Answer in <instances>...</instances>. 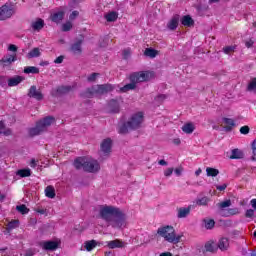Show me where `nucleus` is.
<instances>
[{"label": "nucleus", "instance_id": "f257e3e1", "mask_svg": "<svg viewBox=\"0 0 256 256\" xmlns=\"http://www.w3.org/2000/svg\"><path fill=\"white\" fill-rule=\"evenodd\" d=\"M75 169H83L88 173H99L101 165L99 162L92 158L79 157L74 160Z\"/></svg>", "mask_w": 256, "mask_h": 256}, {"label": "nucleus", "instance_id": "f03ea898", "mask_svg": "<svg viewBox=\"0 0 256 256\" xmlns=\"http://www.w3.org/2000/svg\"><path fill=\"white\" fill-rule=\"evenodd\" d=\"M141 125H143V114L138 112L133 114L126 123L120 125L119 133H129L133 129H139Z\"/></svg>", "mask_w": 256, "mask_h": 256}, {"label": "nucleus", "instance_id": "7ed1b4c3", "mask_svg": "<svg viewBox=\"0 0 256 256\" xmlns=\"http://www.w3.org/2000/svg\"><path fill=\"white\" fill-rule=\"evenodd\" d=\"M157 234L163 237L168 243H179L181 241V235H175V228L172 226H163L158 228Z\"/></svg>", "mask_w": 256, "mask_h": 256}, {"label": "nucleus", "instance_id": "20e7f679", "mask_svg": "<svg viewBox=\"0 0 256 256\" xmlns=\"http://www.w3.org/2000/svg\"><path fill=\"white\" fill-rule=\"evenodd\" d=\"M53 123H55V118H53V117H46V118L40 120L36 124V127L31 128L29 130V134L32 137H35V135H41V133H43V131H47V129L49 127H51V125H53Z\"/></svg>", "mask_w": 256, "mask_h": 256}, {"label": "nucleus", "instance_id": "39448f33", "mask_svg": "<svg viewBox=\"0 0 256 256\" xmlns=\"http://www.w3.org/2000/svg\"><path fill=\"white\" fill-rule=\"evenodd\" d=\"M113 90V85L111 84H104V85H96L89 88L86 93L85 97H93L95 95H105V93H110Z\"/></svg>", "mask_w": 256, "mask_h": 256}, {"label": "nucleus", "instance_id": "423d86ee", "mask_svg": "<svg viewBox=\"0 0 256 256\" xmlns=\"http://www.w3.org/2000/svg\"><path fill=\"white\" fill-rule=\"evenodd\" d=\"M119 208L113 206H101L99 210V215L101 219H104L106 223H111L112 219L119 213Z\"/></svg>", "mask_w": 256, "mask_h": 256}, {"label": "nucleus", "instance_id": "0eeeda50", "mask_svg": "<svg viewBox=\"0 0 256 256\" xmlns=\"http://www.w3.org/2000/svg\"><path fill=\"white\" fill-rule=\"evenodd\" d=\"M155 77V74L151 71H140L130 75V81L133 83H145L151 81Z\"/></svg>", "mask_w": 256, "mask_h": 256}, {"label": "nucleus", "instance_id": "6e6552de", "mask_svg": "<svg viewBox=\"0 0 256 256\" xmlns=\"http://www.w3.org/2000/svg\"><path fill=\"white\" fill-rule=\"evenodd\" d=\"M109 225L113 227V229H125V227H127V216L119 210Z\"/></svg>", "mask_w": 256, "mask_h": 256}, {"label": "nucleus", "instance_id": "1a4fd4ad", "mask_svg": "<svg viewBox=\"0 0 256 256\" xmlns=\"http://www.w3.org/2000/svg\"><path fill=\"white\" fill-rule=\"evenodd\" d=\"M60 245H61V240L40 242V247L44 249V251H57Z\"/></svg>", "mask_w": 256, "mask_h": 256}, {"label": "nucleus", "instance_id": "9d476101", "mask_svg": "<svg viewBox=\"0 0 256 256\" xmlns=\"http://www.w3.org/2000/svg\"><path fill=\"white\" fill-rule=\"evenodd\" d=\"M13 13H15L13 7L7 4L3 5L2 7H0V21L10 19V17H13Z\"/></svg>", "mask_w": 256, "mask_h": 256}, {"label": "nucleus", "instance_id": "9b49d317", "mask_svg": "<svg viewBox=\"0 0 256 256\" xmlns=\"http://www.w3.org/2000/svg\"><path fill=\"white\" fill-rule=\"evenodd\" d=\"M64 18H65V10L63 9L54 11L50 16V19L51 21H53V23H61Z\"/></svg>", "mask_w": 256, "mask_h": 256}, {"label": "nucleus", "instance_id": "f8f14e48", "mask_svg": "<svg viewBox=\"0 0 256 256\" xmlns=\"http://www.w3.org/2000/svg\"><path fill=\"white\" fill-rule=\"evenodd\" d=\"M28 97L36 99V101H42L43 93H41V90L37 89V86H31L28 92Z\"/></svg>", "mask_w": 256, "mask_h": 256}, {"label": "nucleus", "instance_id": "ddd939ff", "mask_svg": "<svg viewBox=\"0 0 256 256\" xmlns=\"http://www.w3.org/2000/svg\"><path fill=\"white\" fill-rule=\"evenodd\" d=\"M15 61H17V53L6 54L1 59V63L4 67H8V65L15 63Z\"/></svg>", "mask_w": 256, "mask_h": 256}, {"label": "nucleus", "instance_id": "4468645a", "mask_svg": "<svg viewBox=\"0 0 256 256\" xmlns=\"http://www.w3.org/2000/svg\"><path fill=\"white\" fill-rule=\"evenodd\" d=\"M113 145V142L110 138L104 139L101 143V152L103 155H109L111 153V147Z\"/></svg>", "mask_w": 256, "mask_h": 256}, {"label": "nucleus", "instance_id": "2eb2a0df", "mask_svg": "<svg viewBox=\"0 0 256 256\" xmlns=\"http://www.w3.org/2000/svg\"><path fill=\"white\" fill-rule=\"evenodd\" d=\"M107 247L109 249H123L127 245V243L123 242L122 240L115 239L112 241L106 242Z\"/></svg>", "mask_w": 256, "mask_h": 256}, {"label": "nucleus", "instance_id": "dca6fc26", "mask_svg": "<svg viewBox=\"0 0 256 256\" xmlns=\"http://www.w3.org/2000/svg\"><path fill=\"white\" fill-rule=\"evenodd\" d=\"M81 45H83V40H78L71 45L70 51L73 53V55H81L83 51Z\"/></svg>", "mask_w": 256, "mask_h": 256}, {"label": "nucleus", "instance_id": "f3484780", "mask_svg": "<svg viewBox=\"0 0 256 256\" xmlns=\"http://www.w3.org/2000/svg\"><path fill=\"white\" fill-rule=\"evenodd\" d=\"M43 27H45V21H43L41 18H38L31 23V28L33 31H41Z\"/></svg>", "mask_w": 256, "mask_h": 256}, {"label": "nucleus", "instance_id": "a211bd4d", "mask_svg": "<svg viewBox=\"0 0 256 256\" xmlns=\"http://www.w3.org/2000/svg\"><path fill=\"white\" fill-rule=\"evenodd\" d=\"M121 99L120 100H115V99H112L108 106H109V109L112 113H119V107L121 105Z\"/></svg>", "mask_w": 256, "mask_h": 256}, {"label": "nucleus", "instance_id": "6ab92c4d", "mask_svg": "<svg viewBox=\"0 0 256 256\" xmlns=\"http://www.w3.org/2000/svg\"><path fill=\"white\" fill-rule=\"evenodd\" d=\"M218 249L220 251H227L229 249V238L222 237L219 239L218 244H217Z\"/></svg>", "mask_w": 256, "mask_h": 256}, {"label": "nucleus", "instance_id": "aec40b11", "mask_svg": "<svg viewBox=\"0 0 256 256\" xmlns=\"http://www.w3.org/2000/svg\"><path fill=\"white\" fill-rule=\"evenodd\" d=\"M22 81H25L23 76H14L8 79V87H17L19 83H22Z\"/></svg>", "mask_w": 256, "mask_h": 256}, {"label": "nucleus", "instance_id": "412c9836", "mask_svg": "<svg viewBox=\"0 0 256 256\" xmlns=\"http://www.w3.org/2000/svg\"><path fill=\"white\" fill-rule=\"evenodd\" d=\"M95 247H97V241L95 240H88L85 241L83 246H82V250L83 251H92L95 249Z\"/></svg>", "mask_w": 256, "mask_h": 256}, {"label": "nucleus", "instance_id": "4be33fe9", "mask_svg": "<svg viewBox=\"0 0 256 256\" xmlns=\"http://www.w3.org/2000/svg\"><path fill=\"white\" fill-rule=\"evenodd\" d=\"M204 247L205 251H208L209 253H215L218 249L217 244L213 240H209L208 242H206Z\"/></svg>", "mask_w": 256, "mask_h": 256}, {"label": "nucleus", "instance_id": "5701e85b", "mask_svg": "<svg viewBox=\"0 0 256 256\" xmlns=\"http://www.w3.org/2000/svg\"><path fill=\"white\" fill-rule=\"evenodd\" d=\"M182 131L183 133H186V135H191V133L195 131V124H193L192 122L185 123L182 126Z\"/></svg>", "mask_w": 256, "mask_h": 256}, {"label": "nucleus", "instance_id": "b1692460", "mask_svg": "<svg viewBox=\"0 0 256 256\" xmlns=\"http://www.w3.org/2000/svg\"><path fill=\"white\" fill-rule=\"evenodd\" d=\"M179 26V16H174L167 24L168 29L170 31H175L177 27Z\"/></svg>", "mask_w": 256, "mask_h": 256}, {"label": "nucleus", "instance_id": "393cba45", "mask_svg": "<svg viewBox=\"0 0 256 256\" xmlns=\"http://www.w3.org/2000/svg\"><path fill=\"white\" fill-rule=\"evenodd\" d=\"M181 23L184 27H193V25H195V21H193V18L189 15L182 17Z\"/></svg>", "mask_w": 256, "mask_h": 256}, {"label": "nucleus", "instance_id": "a878e982", "mask_svg": "<svg viewBox=\"0 0 256 256\" xmlns=\"http://www.w3.org/2000/svg\"><path fill=\"white\" fill-rule=\"evenodd\" d=\"M144 55L146 57H150V59H155V57L159 55V51L153 48H146L144 51Z\"/></svg>", "mask_w": 256, "mask_h": 256}, {"label": "nucleus", "instance_id": "bb28decb", "mask_svg": "<svg viewBox=\"0 0 256 256\" xmlns=\"http://www.w3.org/2000/svg\"><path fill=\"white\" fill-rule=\"evenodd\" d=\"M223 123L226 128L227 131H231V129H233V127H235V120L231 119V118H223Z\"/></svg>", "mask_w": 256, "mask_h": 256}, {"label": "nucleus", "instance_id": "cd10ccee", "mask_svg": "<svg viewBox=\"0 0 256 256\" xmlns=\"http://www.w3.org/2000/svg\"><path fill=\"white\" fill-rule=\"evenodd\" d=\"M35 57H41V50L39 48H33L27 54L28 59H34Z\"/></svg>", "mask_w": 256, "mask_h": 256}, {"label": "nucleus", "instance_id": "c85d7f7f", "mask_svg": "<svg viewBox=\"0 0 256 256\" xmlns=\"http://www.w3.org/2000/svg\"><path fill=\"white\" fill-rule=\"evenodd\" d=\"M189 213H191V208H179L177 217L178 219H184Z\"/></svg>", "mask_w": 256, "mask_h": 256}, {"label": "nucleus", "instance_id": "c756f323", "mask_svg": "<svg viewBox=\"0 0 256 256\" xmlns=\"http://www.w3.org/2000/svg\"><path fill=\"white\" fill-rule=\"evenodd\" d=\"M210 201L209 197L204 196L196 200V205H199L200 207H207Z\"/></svg>", "mask_w": 256, "mask_h": 256}, {"label": "nucleus", "instance_id": "7c9ffc66", "mask_svg": "<svg viewBox=\"0 0 256 256\" xmlns=\"http://www.w3.org/2000/svg\"><path fill=\"white\" fill-rule=\"evenodd\" d=\"M45 195L49 199H55V188L53 186H47L45 189Z\"/></svg>", "mask_w": 256, "mask_h": 256}, {"label": "nucleus", "instance_id": "2f4dec72", "mask_svg": "<svg viewBox=\"0 0 256 256\" xmlns=\"http://www.w3.org/2000/svg\"><path fill=\"white\" fill-rule=\"evenodd\" d=\"M137 87V83L131 81V83L126 84L124 87H122L120 90L122 91V93H127V91H133V89H135Z\"/></svg>", "mask_w": 256, "mask_h": 256}, {"label": "nucleus", "instance_id": "473e14b6", "mask_svg": "<svg viewBox=\"0 0 256 256\" xmlns=\"http://www.w3.org/2000/svg\"><path fill=\"white\" fill-rule=\"evenodd\" d=\"M24 73H26V75H29L32 73V75H37L39 73V68L35 67V66H28L24 68Z\"/></svg>", "mask_w": 256, "mask_h": 256}, {"label": "nucleus", "instance_id": "72a5a7b5", "mask_svg": "<svg viewBox=\"0 0 256 256\" xmlns=\"http://www.w3.org/2000/svg\"><path fill=\"white\" fill-rule=\"evenodd\" d=\"M243 151L239 149L232 150V154L230 156V159H243Z\"/></svg>", "mask_w": 256, "mask_h": 256}, {"label": "nucleus", "instance_id": "f704fd0d", "mask_svg": "<svg viewBox=\"0 0 256 256\" xmlns=\"http://www.w3.org/2000/svg\"><path fill=\"white\" fill-rule=\"evenodd\" d=\"M16 175H19V177H31V169H21L16 172Z\"/></svg>", "mask_w": 256, "mask_h": 256}, {"label": "nucleus", "instance_id": "c9c22d12", "mask_svg": "<svg viewBox=\"0 0 256 256\" xmlns=\"http://www.w3.org/2000/svg\"><path fill=\"white\" fill-rule=\"evenodd\" d=\"M203 223L205 229H213L215 227V220L213 219H204Z\"/></svg>", "mask_w": 256, "mask_h": 256}, {"label": "nucleus", "instance_id": "e433bc0d", "mask_svg": "<svg viewBox=\"0 0 256 256\" xmlns=\"http://www.w3.org/2000/svg\"><path fill=\"white\" fill-rule=\"evenodd\" d=\"M206 173L208 177H217L219 175V170L208 167L206 168Z\"/></svg>", "mask_w": 256, "mask_h": 256}, {"label": "nucleus", "instance_id": "4c0bfd02", "mask_svg": "<svg viewBox=\"0 0 256 256\" xmlns=\"http://www.w3.org/2000/svg\"><path fill=\"white\" fill-rule=\"evenodd\" d=\"M106 21H108L109 23L113 22V21H117V14L116 12H109L108 14H106L105 16Z\"/></svg>", "mask_w": 256, "mask_h": 256}, {"label": "nucleus", "instance_id": "58836bf2", "mask_svg": "<svg viewBox=\"0 0 256 256\" xmlns=\"http://www.w3.org/2000/svg\"><path fill=\"white\" fill-rule=\"evenodd\" d=\"M19 227V220H12L7 224L8 231H13V229H17Z\"/></svg>", "mask_w": 256, "mask_h": 256}, {"label": "nucleus", "instance_id": "ea45409f", "mask_svg": "<svg viewBox=\"0 0 256 256\" xmlns=\"http://www.w3.org/2000/svg\"><path fill=\"white\" fill-rule=\"evenodd\" d=\"M16 209L22 215H27V213H29V208H27V206H25V204L16 206Z\"/></svg>", "mask_w": 256, "mask_h": 256}, {"label": "nucleus", "instance_id": "a19ab883", "mask_svg": "<svg viewBox=\"0 0 256 256\" xmlns=\"http://www.w3.org/2000/svg\"><path fill=\"white\" fill-rule=\"evenodd\" d=\"M219 209H227V207H231V200H226L217 204Z\"/></svg>", "mask_w": 256, "mask_h": 256}, {"label": "nucleus", "instance_id": "79ce46f5", "mask_svg": "<svg viewBox=\"0 0 256 256\" xmlns=\"http://www.w3.org/2000/svg\"><path fill=\"white\" fill-rule=\"evenodd\" d=\"M165 99H167V96L164 95V94H160V95L155 97V103L157 105H160V103H163L165 101Z\"/></svg>", "mask_w": 256, "mask_h": 256}, {"label": "nucleus", "instance_id": "37998d69", "mask_svg": "<svg viewBox=\"0 0 256 256\" xmlns=\"http://www.w3.org/2000/svg\"><path fill=\"white\" fill-rule=\"evenodd\" d=\"M248 91H256V78H253L247 87Z\"/></svg>", "mask_w": 256, "mask_h": 256}, {"label": "nucleus", "instance_id": "c03bdc74", "mask_svg": "<svg viewBox=\"0 0 256 256\" xmlns=\"http://www.w3.org/2000/svg\"><path fill=\"white\" fill-rule=\"evenodd\" d=\"M71 29H73V24L69 21L62 25V31L64 32L71 31Z\"/></svg>", "mask_w": 256, "mask_h": 256}, {"label": "nucleus", "instance_id": "a18cd8bd", "mask_svg": "<svg viewBox=\"0 0 256 256\" xmlns=\"http://www.w3.org/2000/svg\"><path fill=\"white\" fill-rule=\"evenodd\" d=\"M223 51L226 55H230V53H233V51H235V46H226L223 48Z\"/></svg>", "mask_w": 256, "mask_h": 256}, {"label": "nucleus", "instance_id": "49530a36", "mask_svg": "<svg viewBox=\"0 0 256 256\" xmlns=\"http://www.w3.org/2000/svg\"><path fill=\"white\" fill-rule=\"evenodd\" d=\"M97 77H99V73H92L87 77V81L93 83V81H96Z\"/></svg>", "mask_w": 256, "mask_h": 256}, {"label": "nucleus", "instance_id": "de8ad7c7", "mask_svg": "<svg viewBox=\"0 0 256 256\" xmlns=\"http://www.w3.org/2000/svg\"><path fill=\"white\" fill-rule=\"evenodd\" d=\"M254 215H255L254 209H248L245 212V217H247L248 219H252V217H254Z\"/></svg>", "mask_w": 256, "mask_h": 256}, {"label": "nucleus", "instance_id": "09e8293b", "mask_svg": "<svg viewBox=\"0 0 256 256\" xmlns=\"http://www.w3.org/2000/svg\"><path fill=\"white\" fill-rule=\"evenodd\" d=\"M249 131H250L249 126H242L240 128V133L242 135H249Z\"/></svg>", "mask_w": 256, "mask_h": 256}, {"label": "nucleus", "instance_id": "8fccbe9b", "mask_svg": "<svg viewBox=\"0 0 256 256\" xmlns=\"http://www.w3.org/2000/svg\"><path fill=\"white\" fill-rule=\"evenodd\" d=\"M228 215H239V208L228 209Z\"/></svg>", "mask_w": 256, "mask_h": 256}, {"label": "nucleus", "instance_id": "3c124183", "mask_svg": "<svg viewBox=\"0 0 256 256\" xmlns=\"http://www.w3.org/2000/svg\"><path fill=\"white\" fill-rule=\"evenodd\" d=\"M77 17H79V11H73L69 16V19L70 21H74V19H77Z\"/></svg>", "mask_w": 256, "mask_h": 256}, {"label": "nucleus", "instance_id": "603ef678", "mask_svg": "<svg viewBox=\"0 0 256 256\" xmlns=\"http://www.w3.org/2000/svg\"><path fill=\"white\" fill-rule=\"evenodd\" d=\"M17 49H18L17 46L14 44H10L8 46V51H11V53H17Z\"/></svg>", "mask_w": 256, "mask_h": 256}, {"label": "nucleus", "instance_id": "864d4df0", "mask_svg": "<svg viewBox=\"0 0 256 256\" xmlns=\"http://www.w3.org/2000/svg\"><path fill=\"white\" fill-rule=\"evenodd\" d=\"M164 175H165V177H171V175H173V168H167L164 171Z\"/></svg>", "mask_w": 256, "mask_h": 256}, {"label": "nucleus", "instance_id": "5fc2aeb1", "mask_svg": "<svg viewBox=\"0 0 256 256\" xmlns=\"http://www.w3.org/2000/svg\"><path fill=\"white\" fill-rule=\"evenodd\" d=\"M29 165L30 167H32V169H35V167H37V160H35V158H32Z\"/></svg>", "mask_w": 256, "mask_h": 256}, {"label": "nucleus", "instance_id": "6e6d98bb", "mask_svg": "<svg viewBox=\"0 0 256 256\" xmlns=\"http://www.w3.org/2000/svg\"><path fill=\"white\" fill-rule=\"evenodd\" d=\"M36 213H39L40 215H45L47 213V210L43 208H36L35 209Z\"/></svg>", "mask_w": 256, "mask_h": 256}, {"label": "nucleus", "instance_id": "4d7b16f0", "mask_svg": "<svg viewBox=\"0 0 256 256\" xmlns=\"http://www.w3.org/2000/svg\"><path fill=\"white\" fill-rule=\"evenodd\" d=\"M67 91H69V87H60L58 88V93H67Z\"/></svg>", "mask_w": 256, "mask_h": 256}, {"label": "nucleus", "instance_id": "13d9d810", "mask_svg": "<svg viewBox=\"0 0 256 256\" xmlns=\"http://www.w3.org/2000/svg\"><path fill=\"white\" fill-rule=\"evenodd\" d=\"M218 191H225L227 189V184H222L216 187Z\"/></svg>", "mask_w": 256, "mask_h": 256}, {"label": "nucleus", "instance_id": "bf43d9fd", "mask_svg": "<svg viewBox=\"0 0 256 256\" xmlns=\"http://www.w3.org/2000/svg\"><path fill=\"white\" fill-rule=\"evenodd\" d=\"M63 59H64L63 56H59V57H57V58L54 60V63H56V64L63 63Z\"/></svg>", "mask_w": 256, "mask_h": 256}, {"label": "nucleus", "instance_id": "052dcab7", "mask_svg": "<svg viewBox=\"0 0 256 256\" xmlns=\"http://www.w3.org/2000/svg\"><path fill=\"white\" fill-rule=\"evenodd\" d=\"M174 172L179 177V176H181V173H183V168H176L174 170Z\"/></svg>", "mask_w": 256, "mask_h": 256}, {"label": "nucleus", "instance_id": "680f3d73", "mask_svg": "<svg viewBox=\"0 0 256 256\" xmlns=\"http://www.w3.org/2000/svg\"><path fill=\"white\" fill-rule=\"evenodd\" d=\"M250 204H251V206L253 207V209H254V211H255V209H256V199H252V200L250 201Z\"/></svg>", "mask_w": 256, "mask_h": 256}, {"label": "nucleus", "instance_id": "e2e57ef3", "mask_svg": "<svg viewBox=\"0 0 256 256\" xmlns=\"http://www.w3.org/2000/svg\"><path fill=\"white\" fill-rule=\"evenodd\" d=\"M245 45H246V47H248V48H249V47H253V40L247 41Z\"/></svg>", "mask_w": 256, "mask_h": 256}, {"label": "nucleus", "instance_id": "0e129e2a", "mask_svg": "<svg viewBox=\"0 0 256 256\" xmlns=\"http://www.w3.org/2000/svg\"><path fill=\"white\" fill-rule=\"evenodd\" d=\"M173 143H174L175 145H181V139L176 138V139L173 140Z\"/></svg>", "mask_w": 256, "mask_h": 256}, {"label": "nucleus", "instance_id": "69168bd1", "mask_svg": "<svg viewBox=\"0 0 256 256\" xmlns=\"http://www.w3.org/2000/svg\"><path fill=\"white\" fill-rule=\"evenodd\" d=\"M159 256H173L171 252H163Z\"/></svg>", "mask_w": 256, "mask_h": 256}, {"label": "nucleus", "instance_id": "338daca9", "mask_svg": "<svg viewBox=\"0 0 256 256\" xmlns=\"http://www.w3.org/2000/svg\"><path fill=\"white\" fill-rule=\"evenodd\" d=\"M105 256H115V253L113 251H108L105 253Z\"/></svg>", "mask_w": 256, "mask_h": 256}, {"label": "nucleus", "instance_id": "774afa93", "mask_svg": "<svg viewBox=\"0 0 256 256\" xmlns=\"http://www.w3.org/2000/svg\"><path fill=\"white\" fill-rule=\"evenodd\" d=\"M158 163H159V165H162V166L167 165V161H165V160H160Z\"/></svg>", "mask_w": 256, "mask_h": 256}]
</instances>
